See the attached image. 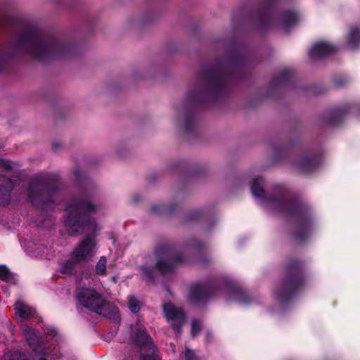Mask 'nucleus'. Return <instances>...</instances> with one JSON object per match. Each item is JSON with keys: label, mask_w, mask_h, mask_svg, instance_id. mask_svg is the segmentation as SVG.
Here are the masks:
<instances>
[{"label": "nucleus", "mask_w": 360, "mask_h": 360, "mask_svg": "<svg viewBox=\"0 0 360 360\" xmlns=\"http://www.w3.org/2000/svg\"><path fill=\"white\" fill-rule=\"evenodd\" d=\"M15 53H22L31 58L48 63L70 56L72 46L61 39L48 38L34 28H28L17 38L13 46Z\"/></svg>", "instance_id": "f03ea898"}, {"label": "nucleus", "mask_w": 360, "mask_h": 360, "mask_svg": "<svg viewBox=\"0 0 360 360\" xmlns=\"http://www.w3.org/2000/svg\"><path fill=\"white\" fill-rule=\"evenodd\" d=\"M262 184L263 179L261 177H257L253 179V182L251 186L252 195L261 199L264 198L265 195L264 191L262 186Z\"/></svg>", "instance_id": "6ab92c4d"}, {"label": "nucleus", "mask_w": 360, "mask_h": 360, "mask_svg": "<svg viewBox=\"0 0 360 360\" xmlns=\"http://www.w3.org/2000/svg\"><path fill=\"white\" fill-rule=\"evenodd\" d=\"M58 195V186L55 183L45 178H37L28 189V198L36 207H46L49 203H55Z\"/></svg>", "instance_id": "20e7f679"}, {"label": "nucleus", "mask_w": 360, "mask_h": 360, "mask_svg": "<svg viewBox=\"0 0 360 360\" xmlns=\"http://www.w3.org/2000/svg\"><path fill=\"white\" fill-rule=\"evenodd\" d=\"M286 285L290 290H295L300 285V280L295 278L288 281L286 283Z\"/></svg>", "instance_id": "a878e982"}, {"label": "nucleus", "mask_w": 360, "mask_h": 360, "mask_svg": "<svg viewBox=\"0 0 360 360\" xmlns=\"http://www.w3.org/2000/svg\"><path fill=\"white\" fill-rule=\"evenodd\" d=\"M78 263L75 262V259L73 261L68 260L65 262L61 266V273L65 275L72 274L74 271L75 264Z\"/></svg>", "instance_id": "aec40b11"}, {"label": "nucleus", "mask_w": 360, "mask_h": 360, "mask_svg": "<svg viewBox=\"0 0 360 360\" xmlns=\"http://www.w3.org/2000/svg\"><path fill=\"white\" fill-rule=\"evenodd\" d=\"M11 277V272L5 265H0V278L8 281Z\"/></svg>", "instance_id": "393cba45"}, {"label": "nucleus", "mask_w": 360, "mask_h": 360, "mask_svg": "<svg viewBox=\"0 0 360 360\" xmlns=\"http://www.w3.org/2000/svg\"><path fill=\"white\" fill-rule=\"evenodd\" d=\"M175 122L186 131H190L195 124V119L190 107L181 105L178 107Z\"/></svg>", "instance_id": "f8f14e48"}, {"label": "nucleus", "mask_w": 360, "mask_h": 360, "mask_svg": "<svg viewBox=\"0 0 360 360\" xmlns=\"http://www.w3.org/2000/svg\"><path fill=\"white\" fill-rule=\"evenodd\" d=\"M266 206L269 209H272L278 212H284L288 214H296L299 216L303 219L302 229H306L308 228V220H307L303 216L301 208L293 203L287 202L283 198L267 199Z\"/></svg>", "instance_id": "1a4fd4ad"}, {"label": "nucleus", "mask_w": 360, "mask_h": 360, "mask_svg": "<svg viewBox=\"0 0 360 360\" xmlns=\"http://www.w3.org/2000/svg\"><path fill=\"white\" fill-rule=\"evenodd\" d=\"M75 176H76V178H77V179H78V178H79V174H78V173H77V172H76V173H75Z\"/></svg>", "instance_id": "473e14b6"}, {"label": "nucleus", "mask_w": 360, "mask_h": 360, "mask_svg": "<svg viewBox=\"0 0 360 360\" xmlns=\"http://www.w3.org/2000/svg\"><path fill=\"white\" fill-rule=\"evenodd\" d=\"M185 359L186 360H198L193 352L188 349H186L185 352Z\"/></svg>", "instance_id": "cd10ccee"}, {"label": "nucleus", "mask_w": 360, "mask_h": 360, "mask_svg": "<svg viewBox=\"0 0 360 360\" xmlns=\"http://www.w3.org/2000/svg\"><path fill=\"white\" fill-rule=\"evenodd\" d=\"M218 293L223 295L227 300H234L241 304L250 303L249 296L239 289L232 281L224 280L215 286L197 284L191 287L189 300L195 304H202L210 297Z\"/></svg>", "instance_id": "7ed1b4c3"}, {"label": "nucleus", "mask_w": 360, "mask_h": 360, "mask_svg": "<svg viewBox=\"0 0 360 360\" xmlns=\"http://www.w3.org/2000/svg\"><path fill=\"white\" fill-rule=\"evenodd\" d=\"M21 330L26 341L39 356H47L49 349L42 345L37 332L27 325H22Z\"/></svg>", "instance_id": "9b49d317"}, {"label": "nucleus", "mask_w": 360, "mask_h": 360, "mask_svg": "<svg viewBox=\"0 0 360 360\" xmlns=\"http://www.w3.org/2000/svg\"><path fill=\"white\" fill-rule=\"evenodd\" d=\"M285 295H280V298L281 299H283V298H285Z\"/></svg>", "instance_id": "2f4dec72"}, {"label": "nucleus", "mask_w": 360, "mask_h": 360, "mask_svg": "<svg viewBox=\"0 0 360 360\" xmlns=\"http://www.w3.org/2000/svg\"><path fill=\"white\" fill-rule=\"evenodd\" d=\"M38 360H48L46 358H44L43 356H39Z\"/></svg>", "instance_id": "c756f323"}, {"label": "nucleus", "mask_w": 360, "mask_h": 360, "mask_svg": "<svg viewBox=\"0 0 360 360\" xmlns=\"http://www.w3.org/2000/svg\"><path fill=\"white\" fill-rule=\"evenodd\" d=\"M151 209L153 210V211H155L157 207L155 206H153L151 207Z\"/></svg>", "instance_id": "7c9ffc66"}, {"label": "nucleus", "mask_w": 360, "mask_h": 360, "mask_svg": "<svg viewBox=\"0 0 360 360\" xmlns=\"http://www.w3.org/2000/svg\"><path fill=\"white\" fill-rule=\"evenodd\" d=\"M1 360H28L25 355L19 352L5 354Z\"/></svg>", "instance_id": "5701e85b"}, {"label": "nucleus", "mask_w": 360, "mask_h": 360, "mask_svg": "<svg viewBox=\"0 0 360 360\" xmlns=\"http://www.w3.org/2000/svg\"><path fill=\"white\" fill-rule=\"evenodd\" d=\"M129 308L131 312L136 313L141 309V302L134 296H131L129 300Z\"/></svg>", "instance_id": "4be33fe9"}, {"label": "nucleus", "mask_w": 360, "mask_h": 360, "mask_svg": "<svg viewBox=\"0 0 360 360\" xmlns=\"http://www.w3.org/2000/svg\"><path fill=\"white\" fill-rule=\"evenodd\" d=\"M100 204L96 203L94 191L88 188L82 195L73 198L65 208L66 217L65 226L72 236L83 233H93L84 238L72 252L75 262H87L95 255L97 241L95 233L98 230L97 224L90 215L96 212Z\"/></svg>", "instance_id": "f257e3e1"}, {"label": "nucleus", "mask_w": 360, "mask_h": 360, "mask_svg": "<svg viewBox=\"0 0 360 360\" xmlns=\"http://www.w3.org/2000/svg\"><path fill=\"white\" fill-rule=\"evenodd\" d=\"M297 238H298L299 240H304V239L305 238H304V236H302V235L301 233H300L297 235Z\"/></svg>", "instance_id": "c85d7f7f"}, {"label": "nucleus", "mask_w": 360, "mask_h": 360, "mask_svg": "<svg viewBox=\"0 0 360 360\" xmlns=\"http://www.w3.org/2000/svg\"><path fill=\"white\" fill-rule=\"evenodd\" d=\"M283 20L287 25H292L297 20V15L295 12H287L285 13Z\"/></svg>", "instance_id": "b1692460"}, {"label": "nucleus", "mask_w": 360, "mask_h": 360, "mask_svg": "<svg viewBox=\"0 0 360 360\" xmlns=\"http://www.w3.org/2000/svg\"><path fill=\"white\" fill-rule=\"evenodd\" d=\"M296 166L301 172L309 173L316 167V164L314 162L313 158L309 157L305 158L297 162L296 163Z\"/></svg>", "instance_id": "a211bd4d"}, {"label": "nucleus", "mask_w": 360, "mask_h": 360, "mask_svg": "<svg viewBox=\"0 0 360 360\" xmlns=\"http://www.w3.org/2000/svg\"><path fill=\"white\" fill-rule=\"evenodd\" d=\"M13 188V182L5 176H0V197L2 198H7L12 189Z\"/></svg>", "instance_id": "f3484780"}, {"label": "nucleus", "mask_w": 360, "mask_h": 360, "mask_svg": "<svg viewBox=\"0 0 360 360\" xmlns=\"http://www.w3.org/2000/svg\"><path fill=\"white\" fill-rule=\"evenodd\" d=\"M347 44L351 48H355L360 44V27L353 26L349 28Z\"/></svg>", "instance_id": "dca6fc26"}, {"label": "nucleus", "mask_w": 360, "mask_h": 360, "mask_svg": "<svg viewBox=\"0 0 360 360\" xmlns=\"http://www.w3.org/2000/svg\"><path fill=\"white\" fill-rule=\"evenodd\" d=\"M183 262V259L180 257L179 254H173L168 252H164L161 256L158 257V260L156 263L155 267H148L143 266L141 268V276L146 280H151L153 278L155 272L158 270L160 272L164 274L174 266L176 262Z\"/></svg>", "instance_id": "0eeeda50"}, {"label": "nucleus", "mask_w": 360, "mask_h": 360, "mask_svg": "<svg viewBox=\"0 0 360 360\" xmlns=\"http://www.w3.org/2000/svg\"><path fill=\"white\" fill-rule=\"evenodd\" d=\"M224 82L225 78L221 73L216 71L209 72L202 79V86L196 91L190 93L187 99L191 103L200 101L204 94L212 90L219 89Z\"/></svg>", "instance_id": "6e6552de"}, {"label": "nucleus", "mask_w": 360, "mask_h": 360, "mask_svg": "<svg viewBox=\"0 0 360 360\" xmlns=\"http://www.w3.org/2000/svg\"><path fill=\"white\" fill-rule=\"evenodd\" d=\"M163 311L167 320L171 323L176 333H180L181 326L185 321V314L181 309L175 307L172 303L163 305Z\"/></svg>", "instance_id": "9d476101"}, {"label": "nucleus", "mask_w": 360, "mask_h": 360, "mask_svg": "<svg viewBox=\"0 0 360 360\" xmlns=\"http://www.w3.org/2000/svg\"><path fill=\"white\" fill-rule=\"evenodd\" d=\"M14 309L15 318L21 321L25 319L34 317L36 314V311L33 308L29 307L21 301H17L15 303Z\"/></svg>", "instance_id": "4468645a"}, {"label": "nucleus", "mask_w": 360, "mask_h": 360, "mask_svg": "<svg viewBox=\"0 0 360 360\" xmlns=\"http://www.w3.org/2000/svg\"><path fill=\"white\" fill-rule=\"evenodd\" d=\"M107 259L105 257H101L96 265V272L98 275H104L106 274Z\"/></svg>", "instance_id": "412c9836"}, {"label": "nucleus", "mask_w": 360, "mask_h": 360, "mask_svg": "<svg viewBox=\"0 0 360 360\" xmlns=\"http://www.w3.org/2000/svg\"><path fill=\"white\" fill-rule=\"evenodd\" d=\"M132 342L140 349L141 360H158L155 355V346L152 338L148 335L145 326L137 321L130 327Z\"/></svg>", "instance_id": "423d86ee"}, {"label": "nucleus", "mask_w": 360, "mask_h": 360, "mask_svg": "<svg viewBox=\"0 0 360 360\" xmlns=\"http://www.w3.org/2000/svg\"><path fill=\"white\" fill-rule=\"evenodd\" d=\"M77 299L83 307L103 316L111 318L117 314V308L107 302L94 289H79L77 292Z\"/></svg>", "instance_id": "39448f33"}, {"label": "nucleus", "mask_w": 360, "mask_h": 360, "mask_svg": "<svg viewBox=\"0 0 360 360\" xmlns=\"http://www.w3.org/2000/svg\"><path fill=\"white\" fill-rule=\"evenodd\" d=\"M335 51V47L328 41H321L315 43L309 51L313 58H321L330 55Z\"/></svg>", "instance_id": "ddd939ff"}, {"label": "nucleus", "mask_w": 360, "mask_h": 360, "mask_svg": "<svg viewBox=\"0 0 360 360\" xmlns=\"http://www.w3.org/2000/svg\"><path fill=\"white\" fill-rule=\"evenodd\" d=\"M200 330V324L197 321H192V326H191V333L193 336L197 335V334Z\"/></svg>", "instance_id": "bb28decb"}, {"label": "nucleus", "mask_w": 360, "mask_h": 360, "mask_svg": "<svg viewBox=\"0 0 360 360\" xmlns=\"http://www.w3.org/2000/svg\"><path fill=\"white\" fill-rule=\"evenodd\" d=\"M27 252L33 257H48L49 248L44 243L28 242L25 245Z\"/></svg>", "instance_id": "2eb2a0df"}]
</instances>
